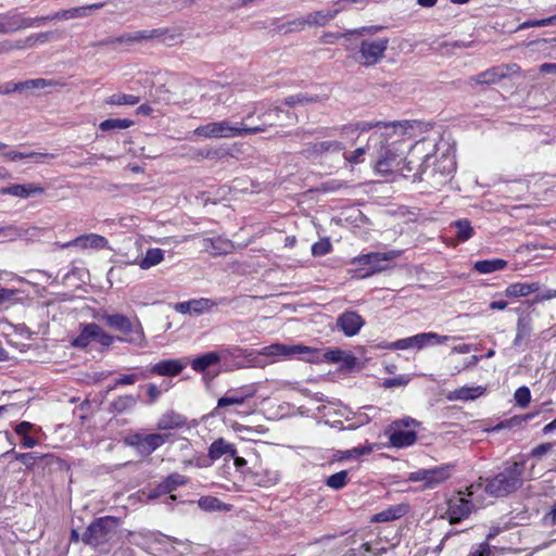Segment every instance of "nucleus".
Here are the masks:
<instances>
[{"label":"nucleus","instance_id":"nucleus-1","mask_svg":"<svg viewBox=\"0 0 556 556\" xmlns=\"http://www.w3.org/2000/svg\"><path fill=\"white\" fill-rule=\"evenodd\" d=\"M412 128L413 122L401 121L386 125L383 130L372 131L368 144L371 142H375V146L379 144L378 157L375 164V172L378 175L389 177L395 174L408 150L404 137Z\"/></svg>","mask_w":556,"mask_h":556},{"label":"nucleus","instance_id":"nucleus-2","mask_svg":"<svg viewBox=\"0 0 556 556\" xmlns=\"http://www.w3.org/2000/svg\"><path fill=\"white\" fill-rule=\"evenodd\" d=\"M318 351L316 349L302 345V344H283V343H274L267 346H264L262 350L254 352L242 350L239 352V356H244L248 359L250 366L254 367H265L266 362L262 358L273 357L271 362H275L276 358L279 357H292L294 355H302V359L307 362H314Z\"/></svg>","mask_w":556,"mask_h":556},{"label":"nucleus","instance_id":"nucleus-3","mask_svg":"<svg viewBox=\"0 0 556 556\" xmlns=\"http://www.w3.org/2000/svg\"><path fill=\"white\" fill-rule=\"evenodd\" d=\"M269 119L268 126L274 125V118ZM266 128L267 125L265 124L263 126L247 127L243 123L232 124L228 119H223L197 127L193 130V135L205 139H229L263 132Z\"/></svg>","mask_w":556,"mask_h":556},{"label":"nucleus","instance_id":"nucleus-4","mask_svg":"<svg viewBox=\"0 0 556 556\" xmlns=\"http://www.w3.org/2000/svg\"><path fill=\"white\" fill-rule=\"evenodd\" d=\"M523 470V463H513L488 481L485 492L495 497L506 496L515 492L522 485Z\"/></svg>","mask_w":556,"mask_h":556},{"label":"nucleus","instance_id":"nucleus-5","mask_svg":"<svg viewBox=\"0 0 556 556\" xmlns=\"http://www.w3.org/2000/svg\"><path fill=\"white\" fill-rule=\"evenodd\" d=\"M118 519L106 516L91 522L83 534V542L99 551H108V544L117 535Z\"/></svg>","mask_w":556,"mask_h":556},{"label":"nucleus","instance_id":"nucleus-6","mask_svg":"<svg viewBox=\"0 0 556 556\" xmlns=\"http://www.w3.org/2000/svg\"><path fill=\"white\" fill-rule=\"evenodd\" d=\"M430 157L431 153L426 151L425 143L418 142L409 148L395 173L404 178H413V181H420Z\"/></svg>","mask_w":556,"mask_h":556},{"label":"nucleus","instance_id":"nucleus-7","mask_svg":"<svg viewBox=\"0 0 556 556\" xmlns=\"http://www.w3.org/2000/svg\"><path fill=\"white\" fill-rule=\"evenodd\" d=\"M397 256H400V252L394 250L384 253H368L359 255L352 260V264L367 265L368 269L364 270L363 268H357L351 269L349 273L356 278H366L374 274L386 270L388 267L382 263L392 261Z\"/></svg>","mask_w":556,"mask_h":556},{"label":"nucleus","instance_id":"nucleus-8","mask_svg":"<svg viewBox=\"0 0 556 556\" xmlns=\"http://www.w3.org/2000/svg\"><path fill=\"white\" fill-rule=\"evenodd\" d=\"M152 39H161L163 42H168L175 39V35L169 33L167 28H156L151 30H138L129 34H124L118 37H112L103 40L101 45L105 46H114V45H124V46H132L136 43H140L142 41L152 40Z\"/></svg>","mask_w":556,"mask_h":556},{"label":"nucleus","instance_id":"nucleus-9","mask_svg":"<svg viewBox=\"0 0 556 556\" xmlns=\"http://www.w3.org/2000/svg\"><path fill=\"white\" fill-rule=\"evenodd\" d=\"M99 319L104 321L108 327L129 336L124 339L127 342H141L144 339L142 326L138 320L134 324L123 314H102Z\"/></svg>","mask_w":556,"mask_h":556},{"label":"nucleus","instance_id":"nucleus-10","mask_svg":"<svg viewBox=\"0 0 556 556\" xmlns=\"http://www.w3.org/2000/svg\"><path fill=\"white\" fill-rule=\"evenodd\" d=\"M413 426H418V422L413 418L394 421L387 430L391 445L401 448L414 444L417 440V433L414 430H407Z\"/></svg>","mask_w":556,"mask_h":556},{"label":"nucleus","instance_id":"nucleus-11","mask_svg":"<svg viewBox=\"0 0 556 556\" xmlns=\"http://www.w3.org/2000/svg\"><path fill=\"white\" fill-rule=\"evenodd\" d=\"M92 341L109 348L112 345L114 338L94 323L83 324L80 325V333L72 341V345L78 349H86Z\"/></svg>","mask_w":556,"mask_h":556},{"label":"nucleus","instance_id":"nucleus-12","mask_svg":"<svg viewBox=\"0 0 556 556\" xmlns=\"http://www.w3.org/2000/svg\"><path fill=\"white\" fill-rule=\"evenodd\" d=\"M460 494L463 493L459 492L457 496L448 500L447 515L451 523H456L467 518L475 507L468 498L463 497ZM465 494L471 496L473 494V485L467 488Z\"/></svg>","mask_w":556,"mask_h":556},{"label":"nucleus","instance_id":"nucleus-13","mask_svg":"<svg viewBox=\"0 0 556 556\" xmlns=\"http://www.w3.org/2000/svg\"><path fill=\"white\" fill-rule=\"evenodd\" d=\"M170 438L169 433H135L129 438V444L142 455H150Z\"/></svg>","mask_w":556,"mask_h":556},{"label":"nucleus","instance_id":"nucleus-14","mask_svg":"<svg viewBox=\"0 0 556 556\" xmlns=\"http://www.w3.org/2000/svg\"><path fill=\"white\" fill-rule=\"evenodd\" d=\"M389 40L379 38L375 40H364L359 47L361 58L367 66L376 64L384 55Z\"/></svg>","mask_w":556,"mask_h":556},{"label":"nucleus","instance_id":"nucleus-15","mask_svg":"<svg viewBox=\"0 0 556 556\" xmlns=\"http://www.w3.org/2000/svg\"><path fill=\"white\" fill-rule=\"evenodd\" d=\"M448 478L447 470L443 467L433 469H419L410 472L408 481L424 482V489H433Z\"/></svg>","mask_w":556,"mask_h":556},{"label":"nucleus","instance_id":"nucleus-16","mask_svg":"<svg viewBox=\"0 0 556 556\" xmlns=\"http://www.w3.org/2000/svg\"><path fill=\"white\" fill-rule=\"evenodd\" d=\"M447 340L448 337L446 336H439L438 333L434 332H426L397 340L396 342L393 343V348L405 350L416 346L418 349H421L429 344L444 343Z\"/></svg>","mask_w":556,"mask_h":556},{"label":"nucleus","instance_id":"nucleus-17","mask_svg":"<svg viewBox=\"0 0 556 556\" xmlns=\"http://www.w3.org/2000/svg\"><path fill=\"white\" fill-rule=\"evenodd\" d=\"M239 352H242V349L236 346L232 349L223 350L220 352L213 351L203 354L191 362V368L197 372H203L210 366L217 364L223 357L239 356Z\"/></svg>","mask_w":556,"mask_h":556},{"label":"nucleus","instance_id":"nucleus-18","mask_svg":"<svg viewBox=\"0 0 556 556\" xmlns=\"http://www.w3.org/2000/svg\"><path fill=\"white\" fill-rule=\"evenodd\" d=\"M344 150V144L337 140H326L307 143L302 153L308 159H317L325 154L339 153Z\"/></svg>","mask_w":556,"mask_h":556},{"label":"nucleus","instance_id":"nucleus-19","mask_svg":"<svg viewBox=\"0 0 556 556\" xmlns=\"http://www.w3.org/2000/svg\"><path fill=\"white\" fill-rule=\"evenodd\" d=\"M363 325L364 319L353 311L344 312L337 319V328L346 337H353L358 333Z\"/></svg>","mask_w":556,"mask_h":556},{"label":"nucleus","instance_id":"nucleus-20","mask_svg":"<svg viewBox=\"0 0 556 556\" xmlns=\"http://www.w3.org/2000/svg\"><path fill=\"white\" fill-rule=\"evenodd\" d=\"M46 17H8L5 15H0V34H9L23 28L33 27L36 23L45 20Z\"/></svg>","mask_w":556,"mask_h":556},{"label":"nucleus","instance_id":"nucleus-21","mask_svg":"<svg viewBox=\"0 0 556 556\" xmlns=\"http://www.w3.org/2000/svg\"><path fill=\"white\" fill-rule=\"evenodd\" d=\"M519 67L516 64L513 65H506V66H498V67H492L489 68L477 76L472 77L471 80L476 84H495L500 81L502 78L506 77L509 73V71H517Z\"/></svg>","mask_w":556,"mask_h":556},{"label":"nucleus","instance_id":"nucleus-22","mask_svg":"<svg viewBox=\"0 0 556 556\" xmlns=\"http://www.w3.org/2000/svg\"><path fill=\"white\" fill-rule=\"evenodd\" d=\"M216 303L206 298H201L197 300H190L187 302H180L175 305V309L181 314H195L200 315L202 313L208 312L212 309Z\"/></svg>","mask_w":556,"mask_h":556},{"label":"nucleus","instance_id":"nucleus-23","mask_svg":"<svg viewBox=\"0 0 556 556\" xmlns=\"http://www.w3.org/2000/svg\"><path fill=\"white\" fill-rule=\"evenodd\" d=\"M340 10H321L309 13L304 20H298L292 22L299 29H303L305 25H318L324 26L329 23L339 13Z\"/></svg>","mask_w":556,"mask_h":556},{"label":"nucleus","instance_id":"nucleus-24","mask_svg":"<svg viewBox=\"0 0 556 556\" xmlns=\"http://www.w3.org/2000/svg\"><path fill=\"white\" fill-rule=\"evenodd\" d=\"M43 192L45 189L36 184L12 185L0 190V193L2 194H10L23 199L39 195L42 194Z\"/></svg>","mask_w":556,"mask_h":556},{"label":"nucleus","instance_id":"nucleus-25","mask_svg":"<svg viewBox=\"0 0 556 556\" xmlns=\"http://www.w3.org/2000/svg\"><path fill=\"white\" fill-rule=\"evenodd\" d=\"M202 247L205 251L210 252L213 256L227 254L233 248L230 240L224 239L220 237L203 239Z\"/></svg>","mask_w":556,"mask_h":556},{"label":"nucleus","instance_id":"nucleus-26","mask_svg":"<svg viewBox=\"0 0 556 556\" xmlns=\"http://www.w3.org/2000/svg\"><path fill=\"white\" fill-rule=\"evenodd\" d=\"M185 368V364L179 359H165L156 363L150 369V372L159 376H177Z\"/></svg>","mask_w":556,"mask_h":556},{"label":"nucleus","instance_id":"nucleus-27","mask_svg":"<svg viewBox=\"0 0 556 556\" xmlns=\"http://www.w3.org/2000/svg\"><path fill=\"white\" fill-rule=\"evenodd\" d=\"M237 450L233 444L227 442L223 438L215 440L208 447V457L212 460H217L222 456L235 457Z\"/></svg>","mask_w":556,"mask_h":556},{"label":"nucleus","instance_id":"nucleus-28","mask_svg":"<svg viewBox=\"0 0 556 556\" xmlns=\"http://www.w3.org/2000/svg\"><path fill=\"white\" fill-rule=\"evenodd\" d=\"M540 289L541 285L539 282H516L509 285L504 294L507 298H523L540 291Z\"/></svg>","mask_w":556,"mask_h":556},{"label":"nucleus","instance_id":"nucleus-29","mask_svg":"<svg viewBox=\"0 0 556 556\" xmlns=\"http://www.w3.org/2000/svg\"><path fill=\"white\" fill-rule=\"evenodd\" d=\"M108 244V240L99 235L96 233H89L79 236L73 241H70L65 244H63V248H68L71 245H79L81 248H96V249H103Z\"/></svg>","mask_w":556,"mask_h":556},{"label":"nucleus","instance_id":"nucleus-30","mask_svg":"<svg viewBox=\"0 0 556 556\" xmlns=\"http://www.w3.org/2000/svg\"><path fill=\"white\" fill-rule=\"evenodd\" d=\"M408 511V506L406 504H397L391 506L378 514H375L370 521L371 522H389L396 520L403 517Z\"/></svg>","mask_w":556,"mask_h":556},{"label":"nucleus","instance_id":"nucleus-31","mask_svg":"<svg viewBox=\"0 0 556 556\" xmlns=\"http://www.w3.org/2000/svg\"><path fill=\"white\" fill-rule=\"evenodd\" d=\"M484 391L483 387H462L451 391L446 399L450 401H471L480 397Z\"/></svg>","mask_w":556,"mask_h":556},{"label":"nucleus","instance_id":"nucleus-32","mask_svg":"<svg viewBox=\"0 0 556 556\" xmlns=\"http://www.w3.org/2000/svg\"><path fill=\"white\" fill-rule=\"evenodd\" d=\"M389 124L390 123H384V122H380V121H377V122L362 121V122H357L352 125L342 126L340 130H341L342 135L354 134V132H366L369 130H374V131L375 130H383L384 126L389 125Z\"/></svg>","mask_w":556,"mask_h":556},{"label":"nucleus","instance_id":"nucleus-33","mask_svg":"<svg viewBox=\"0 0 556 556\" xmlns=\"http://www.w3.org/2000/svg\"><path fill=\"white\" fill-rule=\"evenodd\" d=\"M185 418L174 412L163 414L157 420L156 428L159 430H173L185 426Z\"/></svg>","mask_w":556,"mask_h":556},{"label":"nucleus","instance_id":"nucleus-34","mask_svg":"<svg viewBox=\"0 0 556 556\" xmlns=\"http://www.w3.org/2000/svg\"><path fill=\"white\" fill-rule=\"evenodd\" d=\"M324 358L329 363L342 362L349 368H352L356 363V358L351 353L341 349H334L325 352Z\"/></svg>","mask_w":556,"mask_h":556},{"label":"nucleus","instance_id":"nucleus-35","mask_svg":"<svg viewBox=\"0 0 556 556\" xmlns=\"http://www.w3.org/2000/svg\"><path fill=\"white\" fill-rule=\"evenodd\" d=\"M164 261V251L159 248L148 249L144 257L136 261L141 269H149Z\"/></svg>","mask_w":556,"mask_h":556},{"label":"nucleus","instance_id":"nucleus-36","mask_svg":"<svg viewBox=\"0 0 556 556\" xmlns=\"http://www.w3.org/2000/svg\"><path fill=\"white\" fill-rule=\"evenodd\" d=\"M507 266V262L502 258L477 261L473 268L480 274H491L502 270Z\"/></svg>","mask_w":556,"mask_h":556},{"label":"nucleus","instance_id":"nucleus-37","mask_svg":"<svg viewBox=\"0 0 556 556\" xmlns=\"http://www.w3.org/2000/svg\"><path fill=\"white\" fill-rule=\"evenodd\" d=\"M324 99H326V96H311L306 92H301L287 97L285 99V104L288 106L307 105L309 103L320 102Z\"/></svg>","mask_w":556,"mask_h":556},{"label":"nucleus","instance_id":"nucleus-38","mask_svg":"<svg viewBox=\"0 0 556 556\" xmlns=\"http://www.w3.org/2000/svg\"><path fill=\"white\" fill-rule=\"evenodd\" d=\"M199 507L206 511L229 510V506L214 496H203L198 501Z\"/></svg>","mask_w":556,"mask_h":556},{"label":"nucleus","instance_id":"nucleus-39","mask_svg":"<svg viewBox=\"0 0 556 556\" xmlns=\"http://www.w3.org/2000/svg\"><path fill=\"white\" fill-rule=\"evenodd\" d=\"M251 396H252V393H247V394H242V393L229 394V393H227L225 396H222L218 400L216 408L226 407L229 405H241L245 402L247 399H249Z\"/></svg>","mask_w":556,"mask_h":556},{"label":"nucleus","instance_id":"nucleus-40","mask_svg":"<svg viewBox=\"0 0 556 556\" xmlns=\"http://www.w3.org/2000/svg\"><path fill=\"white\" fill-rule=\"evenodd\" d=\"M139 97L125 93H115L109 97L105 102L110 105H135L139 103Z\"/></svg>","mask_w":556,"mask_h":556},{"label":"nucleus","instance_id":"nucleus-41","mask_svg":"<svg viewBox=\"0 0 556 556\" xmlns=\"http://www.w3.org/2000/svg\"><path fill=\"white\" fill-rule=\"evenodd\" d=\"M137 403V400L132 395H123L118 396L111 403V407L113 410L123 413L127 409L132 408Z\"/></svg>","mask_w":556,"mask_h":556},{"label":"nucleus","instance_id":"nucleus-42","mask_svg":"<svg viewBox=\"0 0 556 556\" xmlns=\"http://www.w3.org/2000/svg\"><path fill=\"white\" fill-rule=\"evenodd\" d=\"M452 226L456 228V236L460 241H466L473 235V229L467 219H459L453 223Z\"/></svg>","mask_w":556,"mask_h":556},{"label":"nucleus","instance_id":"nucleus-43","mask_svg":"<svg viewBox=\"0 0 556 556\" xmlns=\"http://www.w3.org/2000/svg\"><path fill=\"white\" fill-rule=\"evenodd\" d=\"M132 125V122L129 119L122 118H110L100 123L99 127L101 130H112V129H126Z\"/></svg>","mask_w":556,"mask_h":556},{"label":"nucleus","instance_id":"nucleus-44","mask_svg":"<svg viewBox=\"0 0 556 556\" xmlns=\"http://www.w3.org/2000/svg\"><path fill=\"white\" fill-rule=\"evenodd\" d=\"M4 157L9 161H16L22 160L26 157H33V159H53L55 155L51 153H38V152H29V153H23V152H16L11 151L3 154Z\"/></svg>","mask_w":556,"mask_h":556},{"label":"nucleus","instance_id":"nucleus-45","mask_svg":"<svg viewBox=\"0 0 556 556\" xmlns=\"http://www.w3.org/2000/svg\"><path fill=\"white\" fill-rule=\"evenodd\" d=\"M80 16H83V8H73L70 10L59 11L53 16H47V17H48V20H50V18L71 20V18L80 17ZM45 21H47V18L36 23L34 26H39Z\"/></svg>","mask_w":556,"mask_h":556},{"label":"nucleus","instance_id":"nucleus-46","mask_svg":"<svg viewBox=\"0 0 556 556\" xmlns=\"http://www.w3.org/2000/svg\"><path fill=\"white\" fill-rule=\"evenodd\" d=\"M349 481V478H348V471L346 470H342V471H339L334 475H331L328 479H327V482L326 484L333 489V490H340L342 489L343 486L346 485Z\"/></svg>","mask_w":556,"mask_h":556},{"label":"nucleus","instance_id":"nucleus-47","mask_svg":"<svg viewBox=\"0 0 556 556\" xmlns=\"http://www.w3.org/2000/svg\"><path fill=\"white\" fill-rule=\"evenodd\" d=\"M531 333V325L525 318H519L517 323V333L514 340L515 345H519L523 339H527Z\"/></svg>","mask_w":556,"mask_h":556},{"label":"nucleus","instance_id":"nucleus-48","mask_svg":"<svg viewBox=\"0 0 556 556\" xmlns=\"http://www.w3.org/2000/svg\"><path fill=\"white\" fill-rule=\"evenodd\" d=\"M166 486L168 493L175 491L179 485L187 483V479L177 472L169 475L165 480L162 481Z\"/></svg>","mask_w":556,"mask_h":556},{"label":"nucleus","instance_id":"nucleus-49","mask_svg":"<svg viewBox=\"0 0 556 556\" xmlns=\"http://www.w3.org/2000/svg\"><path fill=\"white\" fill-rule=\"evenodd\" d=\"M26 233H27V230L22 229L16 226H13V225L0 227V236L7 238L8 240H15L17 238H22Z\"/></svg>","mask_w":556,"mask_h":556},{"label":"nucleus","instance_id":"nucleus-50","mask_svg":"<svg viewBox=\"0 0 556 556\" xmlns=\"http://www.w3.org/2000/svg\"><path fill=\"white\" fill-rule=\"evenodd\" d=\"M52 81L43 79V78H37V79H29L25 81L20 83V90L21 92L26 89H41L46 88L48 86H52Z\"/></svg>","mask_w":556,"mask_h":556},{"label":"nucleus","instance_id":"nucleus-51","mask_svg":"<svg viewBox=\"0 0 556 556\" xmlns=\"http://www.w3.org/2000/svg\"><path fill=\"white\" fill-rule=\"evenodd\" d=\"M331 243L329 239L325 238L314 243L312 247V254L314 256H323L328 254L331 251Z\"/></svg>","mask_w":556,"mask_h":556},{"label":"nucleus","instance_id":"nucleus-52","mask_svg":"<svg viewBox=\"0 0 556 556\" xmlns=\"http://www.w3.org/2000/svg\"><path fill=\"white\" fill-rule=\"evenodd\" d=\"M369 146L370 144L367 143V147L357 148L350 154H345L344 155L345 161L351 165L359 164L361 162H363V156L365 155L366 151L369 149Z\"/></svg>","mask_w":556,"mask_h":556},{"label":"nucleus","instance_id":"nucleus-53","mask_svg":"<svg viewBox=\"0 0 556 556\" xmlns=\"http://www.w3.org/2000/svg\"><path fill=\"white\" fill-rule=\"evenodd\" d=\"M50 36H51L50 31L31 35V36L27 37L25 40H22V45H25V49L31 48L35 46L36 42H41V43L47 42L49 40Z\"/></svg>","mask_w":556,"mask_h":556},{"label":"nucleus","instance_id":"nucleus-54","mask_svg":"<svg viewBox=\"0 0 556 556\" xmlns=\"http://www.w3.org/2000/svg\"><path fill=\"white\" fill-rule=\"evenodd\" d=\"M515 400L521 407H526L531 400L530 390L527 387L518 388L515 392Z\"/></svg>","mask_w":556,"mask_h":556},{"label":"nucleus","instance_id":"nucleus-55","mask_svg":"<svg viewBox=\"0 0 556 556\" xmlns=\"http://www.w3.org/2000/svg\"><path fill=\"white\" fill-rule=\"evenodd\" d=\"M25 49V45H22V40H3L0 41V54L8 53L13 50H22Z\"/></svg>","mask_w":556,"mask_h":556},{"label":"nucleus","instance_id":"nucleus-56","mask_svg":"<svg viewBox=\"0 0 556 556\" xmlns=\"http://www.w3.org/2000/svg\"><path fill=\"white\" fill-rule=\"evenodd\" d=\"M553 448V443H542L538 446H535L532 451H531V456L536 458V459H541L545 454H547Z\"/></svg>","mask_w":556,"mask_h":556},{"label":"nucleus","instance_id":"nucleus-57","mask_svg":"<svg viewBox=\"0 0 556 556\" xmlns=\"http://www.w3.org/2000/svg\"><path fill=\"white\" fill-rule=\"evenodd\" d=\"M18 293V290L15 289H0V305L9 302H14L15 295Z\"/></svg>","mask_w":556,"mask_h":556},{"label":"nucleus","instance_id":"nucleus-58","mask_svg":"<svg viewBox=\"0 0 556 556\" xmlns=\"http://www.w3.org/2000/svg\"><path fill=\"white\" fill-rule=\"evenodd\" d=\"M38 457L34 453H15V459L31 468Z\"/></svg>","mask_w":556,"mask_h":556},{"label":"nucleus","instance_id":"nucleus-59","mask_svg":"<svg viewBox=\"0 0 556 556\" xmlns=\"http://www.w3.org/2000/svg\"><path fill=\"white\" fill-rule=\"evenodd\" d=\"M138 380V376L135 374L125 375L115 380V383L109 388V391L113 390L116 386L134 384Z\"/></svg>","mask_w":556,"mask_h":556},{"label":"nucleus","instance_id":"nucleus-60","mask_svg":"<svg viewBox=\"0 0 556 556\" xmlns=\"http://www.w3.org/2000/svg\"><path fill=\"white\" fill-rule=\"evenodd\" d=\"M408 381H409L408 378H406L404 376H400L396 378H391V379L384 380L383 386L386 388L401 387V386L407 384Z\"/></svg>","mask_w":556,"mask_h":556},{"label":"nucleus","instance_id":"nucleus-61","mask_svg":"<svg viewBox=\"0 0 556 556\" xmlns=\"http://www.w3.org/2000/svg\"><path fill=\"white\" fill-rule=\"evenodd\" d=\"M165 494H168L167 490H166V486L164 485L163 482H161L156 488H154L153 490H151L148 494V498L149 500H154L156 497H160L162 495H165Z\"/></svg>","mask_w":556,"mask_h":556},{"label":"nucleus","instance_id":"nucleus-62","mask_svg":"<svg viewBox=\"0 0 556 556\" xmlns=\"http://www.w3.org/2000/svg\"><path fill=\"white\" fill-rule=\"evenodd\" d=\"M34 428V425L28 421H22L15 427V432L18 435H28V431H30Z\"/></svg>","mask_w":556,"mask_h":556},{"label":"nucleus","instance_id":"nucleus-63","mask_svg":"<svg viewBox=\"0 0 556 556\" xmlns=\"http://www.w3.org/2000/svg\"><path fill=\"white\" fill-rule=\"evenodd\" d=\"M553 298H556V290H547L543 293L536 294V296L533 300V303L548 301L552 300Z\"/></svg>","mask_w":556,"mask_h":556},{"label":"nucleus","instance_id":"nucleus-64","mask_svg":"<svg viewBox=\"0 0 556 556\" xmlns=\"http://www.w3.org/2000/svg\"><path fill=\"white\" fill-rule=\"evenodd\" d=\"M544 520L549 526H556V504L551 508V510L545 515Z\"/></svg>","mask_w":556,"mask_h":556}]
</instances>
